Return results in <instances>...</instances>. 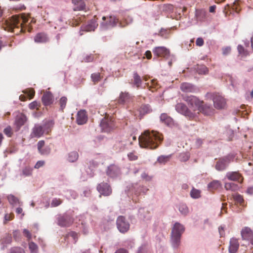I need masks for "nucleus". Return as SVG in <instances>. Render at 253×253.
Returning <instances> with one entry per match:
<instances>
[{
	"label": "nucleus",
	"instance_id": "f03ea898",
	"mask_svg": "<svg viewBox=\"0 0 253 253\" xmlns=\"http://www.w3.org/2000/svg\"><path fill=\"white\" fill-rule=\"evenodd\" d=\"M138 140L141 147L154 150L161 143L163 136L157 131L145 130L139 137Z\"/></svg>",
	"mask_w": 253,
	"mask_h": 253
},
{
	"label": "nucleus",
	"instance_id": "473e14b6",
	"mask_svg": "<svg viewBox=\"0 0 253 253\" xmlns=\"http://www.w3.org/2000/svg\"><path fill=\"white\" fill-rule=\"evenodd\" d=\"M237 49L239 54L243 57H247L250 55V52L248 50L245 49L242 45H238Z\"/></svg>",
	"mask_w": 253,
	"mask_h": 253
},
{
	"label": "nucleus",
	"instance_id": "3c124183",
	"mask_svg": "<svg viewBox=\"0 0 253 253\" xmlns=\"http://www.w3.org/2000/svg\"><path fill=\"white\" fill-rule=\"evenodd\" d=\"M26 9V6L23 4H19L13 7V10L18 12Z\"/></svg>",
	"mask_w": 253,
	"mask_h": 253
},
{
	"label": "nucleus",
	"instance_id": "f8f14e48",
	"mask_svg": "<svg viewBox=\"0 0 253 253\" xmlns=\"http://www.w3.org/2000/svg\"><path fill=\"white\" fill-rule=\"evenodd\" d=\"M133 97L128 92H121L118 99V102L120 104H127L132 102Z\"/></svg>",
	"mask_w": 253,
	"mask_h": 253
},
{
	"label": "nucleus",
	"instance_id": "f704fd0d",
	"mask_svg": "<svg viewBox=\"0 0 253 253\" xmlns=\"http://www.w3.org/2000/svg\"><path fill=\"white\" fill-rule=\"evenodd\" d=\"M133 78L134 84H135L137 88H139L142 84V80L140 76L138 75L136 72H135L133 74Z\"/></svg>",
	"mask_w": 253,
	"mask_h": 253
},
{
	"label": "nucleus",
	"instance_id": "4468645a",
	"mask_svg": "<svg viewBox=\"0 0 253 253\" xmlns=\"http://www.w3.org/2000/svg\"><path fill=\"white\" fill-rule=\"evenodd\" d=\"M107 175L111 177H116L121 174L120 168L115 165L109 166L106 170Z\"/></svg>",
	"mask_w": 253,
	"mask_h": 253
},
{
	"label": "nucleus",
	"instance_id": "4be33fe9",
	"mask_svg": "<svg viewBox=\"0 0 253 253\" xmlns=\"http://www.w3.org/2000/svg\"><path fill=\"white\" fill-rule=\"evenodd\" d=\"M48 41L49 38L44 33H39L34 37V41L37 43H45Z\"/></svg>",
	"mask_w": 253,
	"mask_h": 253
},
{
	"label": "nucleus",
	"instance_id": "2f4dec72",
	"mask_svg": "<svg viewBox=\"0 0 253 253\" xmlns=\"http://www.w3.org/2000/svg\"><path fill=\"white\" fill-rule=\"evenodd\" d=\"M97 24L94 21H91L84 27H83V31L89 32L94 31L96 28Z\"/></svg>",
	"mask_w": 253,
	"mask_h": 253
},
{
	"label": "nucleus",
	"instance_id": "774afa93",
	"mask_svg": "<svg viewBox=\"0 0 253 253\" xmlns=\"http://www.w3.org/2000/svg\"><path fill=\"white\" fill-rule=\"evenodd\" d=\"M231 51V48L230 47H226L224 48H223L222 49V52L224 55H227Z\"/></svg>",
	"mask_w": 253,
	"mask_h": 253
},
{
	"label": "nucleus",
	"instance_id": "37998d69",
	"mask_svg": "<svg viewBox=\"0 0 253 253\" xmlns=\"http://www.w3.org/2000/svg\"><path fill=\"white\" fill-rule=\"evenodd\" d=\"M233 198L236 203L243 206L244 204V199L243 197L239 194L234 195Z\"/></svg>",
	"mask_w": 253,
	"mask_h": 253
},
{
	"label": "nucleus",
	"instance_id": "0eeeda50",
	"mask_svg": "<svg viewBox=\"0 0 253 253\" xmlns=\"http://www.w3.org/2000/svg\"><path fill=\"white\" fill-rule=\"evenodd\" d=\"M234 156L233 155H228L227 156L221 158L218 160L215 165V169L217 170L221 171L225 169L228 164L233 160Z\"/></svg>",
	"mask_w": 253,
	"mask_h": 253
},
{
	"label": "nucleus",
	"instance_id": "338daca9",
	"mask_svg": "<svg viewBox=\"0 0 253 253\" xmlns=\"http://www.w3.org/2000/svg\"><path fill=\"white\" fill-rule=\"evenodd\" d=\"M44 144L45 143L43 140H41L38 142L37 146L39 152L44 147Z\"/></svg>",
	"mask_w": 253,
	"mask_h": 253
},
{
	"label": "nucleus",
	"instance_id": "20e7f679",
	"mask_svg": "<svg viewBox=\"0 0 253 253\" xmlns=\"http://www.w3.org/2000/svg\"><path fill=\"white\" fill-rule=\"evenodd\" d=\"M183 100L187 103L189 108L194 112H198L199 109L204 104L203 101L193 95L185 96L183 97Z\"/></svg>",
	"mask_w": 253,
	"mask_h": 253
},
{
	"label": "nucleus",
	"instance_id": "680f3d73",
	"mask_svg": "<svg viewBox=\"0 0 253 253\" xmlns=\"http://www.w3.org/2000/svg\"><path fill=\"white\" fill-rule=\"evenodd\" d=\"M97 57V56L96 54H91L86 57L85 61L86 62H92Z\"/></svg>",
	"mask_w": 253,
	"mask_h": 253
},
{
	"label": "nucleus",
	"instance_id": "72a5a7b5",
	"mask_svg": "<svg viewBox=\"0 0 253 253\" xmlns=\"http://www.w3.org/2000/svg\"><path fill=\"white\" fill-rule=\"evenodd\" d=\"M196 70L199 74L206 75L209 72L208 68L204 65H197L196 68Z\"/></svg>",
	"mask_w": 253,
	"mask_h": 253
},
{
	"label": "nucleus",
	"instance_id": "49530a36",
	"mask_svg": "<svg viewBox=\"0 0 253 253\" xmlns=\"http://www.w3.org/2000/svg\"><path fill=\"white\" fill-rule=\"evenodd\" d=\"M29 248L31 253H37L38 252V246L37 245L33 242H31L29 243Z\"/></svg>",
	"mask_w": 253,
	"mask_h": 253
},
{
	"label": "nucleus",
	"instance_id": "c85d7f7f",
	"mask_svg": "<svg viewBox=\"0 0 253 253\" xmlns=\"http://www.w3.org/2000/svg\"><path fill=\"white\" fill-rule=\"evenodd\" d=\"M161 10L166 12H172L174 10V6L170 3L161 4L159 5Z\"/></svg>",
	"mask_w": 253,
	"mask_h": 253
},
{
	"label": "nucleus",
	"instance_id": "f257e3e1",
	"mask_svg": "<svg viewBox=\"0 0 253 253\" xmlns=\"http://www.w3.org/2000/svg\"><path fill=\"white\" fill-rule=\"evenodd\" d=\"M35 22V20L30 19L27 15L23 13L21 15H14L9 19L2 21L1 28L5 31L13 32L17 29H19L20 32H25L26 30L30 32L32 29L30 24Z\"/></svg>",
	"mask_w": 253,
	"mask_h": 253
},
{
	"label": "nucleus",
	"instance_id": "39448f33",
	"mask_svg": "<svg viewBox=\"0 0 253 253\" xmlns=\"http://www.w3.org/2000/svg\"><path fill=\"white\" fill-rule=\"evenodd\" d=\"M176 110L190 120H193L197 117L196 112L192 111L183 103H177L175 106Z\"/></svg>",
	"mask_w": 253,
	"mask_h": 253
},
{
	"label": "nucleus",
	"instance_id": "603ef678",
	"mask_svg": "<svg viewBox=\"0 0 253 253\" xmlns=\"http://www.w3.org/2000/svg\"><path fill=\"white\" fill-rule=\"evenodd\" d=\"M23 92L25 94H27V95L30 97V99L32 98L34 96L35 93L34 89L32 88L28 89L23 91Z\"/></svg>",
	"mask_w": 253,
	"mask_h": 253
},
{
	"label": "nucleus",
	"instance_id": "a211bd4d",
	"mask_svg": "<svg viewBox=\"0 0 253 253\" xmlns=\"http://www.w3.org/2000/svg\"><path fill=\"white\" fill-rule=\"evenodd\" d=\"M87 120V117L86 112L84 110H80L77 114L76 122L78 125H83L85 124Z\"/></svg>",
	"mask_w": 253,
	"mask_h": 253
},
{
	"label": "nucleus",
	"instance_id": "a18cd8bd",
	"mask_svg": "<svg viewBox=\"0 0 253 253\" xmlns=\"http://www.w3.org/2000/svg\"><path fill=\"white\" fill-rule=\"evenodd\" d=\"M51 152V148L49 146L44 147L39 152L42 155H47Z\"/></svg>",
	"mask_w": 253,
	"mask_h": 253
},
{
	"label": "nucleus",
	"instance_id": "0e129e2a",
	"mask_svg": "<svg viewBox=\"0 0 253 253\" xmlns=\"http://www.w3.org/2000/svg\"><path fill=\"white\" fill-rule=\"evenodd\" d=\"M45 164L44 161H39L37 162L34 166L35 169H38L42 167Z\"/></svg>",
	"mask_w": 253,
	"mask_h": 253
},
{
	"label": "nucleus",
	"instance_id": "c9c22d12",
	"mask_svg": "<svg viewBox=\"0 0 253 253\" xmlns=\"http://www.w3.org/2000/svg\"><path fill=\"white\" fill-rule=\"evenodd\" d=\"M132 22V18L129 16H127L124 18V19L120 21L119 23L120 26L124 27Z\"/></svg>",
	"mask_w": 253,
	"mask_h": 253
},
{
	"label": "nucleus",
	"instance_id": "58836bf2",
	"mask_svg": "<svg viewBox=\"0 0 253 253\" xmlns=\"http://www.w3.org/2000/svg\"><path fill=\"white\" fill-rule=\"evenodd\" d=\"M91 78L94 84L98 83L102 78L99 73H93L91 75Z\"/></svg>",
	"mask_w": 253,
	"mask_h": 253
},
{
	"label": "nucleus",
	"instance_id": "bf43d9fd",
	"mask_svg": "<svg viewBox=\"0 0 253 253\" xmlns=\"http://www.w3.org/2000/svg\"><path fill=\"white\" fill-rule=\"evenodd\" d=\"M23 233L24 235L27 238L28 240H30L32 238V234L28 230L24 229Z\"/></svg>",
	"mask_w": 253,
	"mask_h": 253
},
{
	"label": "nucleus",
	"instance_id": "de8ad7c7",
	"mask_svg": "<svg viewBox=\"0 0 253 253\" xmlns=\"http://www.w3.org/2000/svg\"><path fill=\"white\" fill-rule=\"evenodd\" d=\"M169 156H161L158 158L157 161L161 164H165L169 161Z\"/></svg>",
	"mask_w": 253,
	"mask_h": 253
},
{
	"label": "nucleus",
	"instance_id": "9b49d317",
	"mask_svg": "<svg viewBox=\"0 0 253 253\" xmlns=\"http://www.w3.org/2000/svg\"><path fill=\"white\" fill-rule=\"evenodd\" d=\"M152 109L149 104H142L138 110L134 112V116L141 119L146 114L151 113Z\"/></svg>",
	"mask_w": 253,
	"mask_h": 253
},
{
	"label": "nucleus",
	"instance_id": "aec40b11",
	"mask_svg": "<svg viewBox=\"0 0 253 253\" xmlns=\"http://www.w3.org/2000/svg\"><path fill=\"white\" fill-rule=\"evenodd\" d=\"M226 177L230 180L236 181L240 183L243 181L242 175L238 172H229L227 173Z\"/></svg>",
	"mask_w": 253,
	"mask_h": 253
},
{
	"label": "nucleus",
	"instance_id": "6ab92c4d",
	"mask_svg": "<svg viewBox=\"0 0 253 253\" xmlns=\"http://www.w3.org/2000/svg\"><path fill=\"white\" fill-rule=\"evenodd\" d=\"M181 90L185 92H196L198 91V89L192 84L187 83H183L181 84L180 85Z\"/></svg>",
	"mask_w": 253,
	"mask_h": 253
},
{
	"label": "nucleus",
	"instance_id": "5701e85b",
	"mask_svg": "<svg viewBox=\"0 0 253 253\" xmlns=\"http://www.w3.org/2000/svg\"><path fill=\"white\" fill-rule=\"evenodd\" d=\"M239 247L238 241L235 238H232L230 241L229 252L230 253H236Z\"/></svg>",
	"mask_w": 253,
	"mask_h": 253
},
{
	"label": "nucleus",
	"instance_id": "13d9d810",
	"mask_svg": "<svg viewBox=\"0 0 253 253\" xmlns=\"http://www.w3.org/2000/svg\"><path fill=\"white\" fill-rule=\"evenodd\" d=\"M10 253H24V251L20 248L14 247L11 249Z\"/></svg>",
	"mask_w": 253,
	"mask_h": 253
},
{
	"label": "nucleus",
	"instance_id": "e2e57ef3",
	"mask_svg": "<svg viewBox=\"0 0 253 253\" xmlns=\"http://www.w3.org/2000/svg\"><path fill=\"white\" fill-rule=\"evenodd\" d=\"M204 43V41L203 38H198L197 39L196 41V44L197 46H202L203 45Z\"/></svg>",
	"mask_w": 253,
	"mask_h": 253
},
{
	"label": "nucleus",
	"instance_id": "e433bc0d",
	"mask_svg": "<svg viewBox=\"0 0 253 253\" xmlns=\"http://www.w3.org/2000/svg\"><path fill=\"white\" fill-rule=\"evenodd\" d=\"M78 158V153L76 151L71 152L69 154L68 160L70 162H74L76 161Z\"/></svg>",
	"mask_w": 253,
	"mask_h": 253
},
{
	"label": "nucleus",
	"instance_id": "423d86ee",
	"mask_svg": "<svg viewBox=\"0 0 253 253\" xmlns=\"http://www.w3.org/2000/svg\"><path fill=\"white\" fill-rule=\"evenodd\" d=\"M118 22V19L114 16H103L101 26L104 29L112 28L116 26Z\"/></svg>",
	"mask_w": 253,
	"mask_h": 253
},
{
	"label": "nucleus",
	"instance_id": "4d7b16f0",
	"mask_svg": "<svg viewBox=\"0 0 253 253\" xmlns=\"http://www.w3.org/2000/svg\"><path fill=\"white\" fill-rule=\"evenodd\" d=\"M3 132L5 135L8 137H11L13 134L12 128L10 126H8L6 127L3 130Z\"/></svg>",
	"mask_w": 253,
	"mask_h": 253
},
{
	"label": "nucleus",
	"instance_id": "a878e982",
	"mask_svg": "<svg viewBox=\"0 0 253 253\" xmlns=\"http://www.w3.org/2000/svg\"><path fill=\"white\" fill-rule=\"evenodd\" d=\"M72 3L75 5V11L83 10L85 8V4L83 0H72Z\"/></svg>",
	"mask_w": 253,
	"mask_h": 253
},
{
	"label": "nucleus",
	"instance_id": "c756f323",
	"mask_svg": "<svg viewBox=\"0 0 253 253\" xmlns=\"http://www.w3.org/2000/svg\"><path fill=\"white\" fill-rule=\"evenodd\" d=\"M221 186V183L218 180H213L208 184V188L210 191L217 189Z\"/></svg>",
	"mask_w": 253,
	"mask_h": 253
},
{
	"label": "nucleus",
	"instance_id": "6e6d98bb",
	"mask_svg": "<svg viewBox=\"0 0 253 253\" xmlns=\"http://www.w3.org/2000/svg\"><path fill=\"white\" fill-rule=\"evenodd\" d=\"M22 172L25 176H29L32 174V169L30 167H26L23 169Z\"/></svg>",
	"mask_w": 253,
	"mask_h": 253
},
{
	"label": "nucleus",
	"instance_id": "79ce46f5",
	"mask_svg": "<svg viewBox=\"0 0 253 253\" xmlns=\"http://www.w3.org/2000/svg\"><path fill=\"white\" fill-rule=\"evenodd\" d=\"M14 217V215L13 213H6L5 214L3 223L6 224L9 221L12 220Z\"/></svg>",
	"mask_w": 253,
	"mask_h": 253
},
{
	"label": "nucleus",
	"instance_id": "052dcab7",
	"mask_svg": "<svg viewBox=\"0 0 253 253\" xmlns=\"http://www.w3.org/2000/svg\"><path fill=\"white\" fill-rule=\"evenodd\" d=\"M128 158L130 161H135L137 159L138 157L133 152L130 153L127 155Z\"/></svg>",
	"mask_w": 253,
	"mask_h": 253
},
{
	"label": "nucleus",
	"instance_id": "dca6fc26",
	"mask_svg": "<svg viewBox=\"0 0 253 253\" xmlns=\"http://www.w3.org/2000/svg\"><path fill=\"white\" fill-rule=\"evenodd\" d=\"M214 109L207 104H202L201 107L199 109L198 112H196L197 115L200 113H202L205 115L210 116L213 114Z\"/></svg>",
	"mask_w": 253,
	"mask_h": 253
},
{
	"label": "nucleus",
	"instance_id": "ddd939ff",
	"mask_svg": "<svg viewBox=\"0 0 253 253\" xmlns=\"http://www.w3.org/2000/svg\"><path fill=\"white\" fill-rule=\"evenodd\" d=\"M214 106L218 109L224 108L226 104L225 99L221 96L216 94L213 98Z\"/></svg>",
	"mask_w": 253,
	"mask_h": 253
},
{
	"label": "nucleus",
	"instance_id": "09e8293b",
	"mask_svg": "<svg viewBox=\"0 0 253 253\" xmlns=\"http://www.w3.org/2000/svg\"><path fill=\"white\" fill-rule=\"evenodd\" d=\"M41 104L40 102L35 101L29 104V107L31 110H34L35 109L38 110Z\"/></svg>",
	"mask_w": 253,
	"mask_h": 253
},
{
	"label": "nucleus",
	"instance_id": "b1692460",
	"mask_svg": "<svg viewBox=\"0 0 253 253\" xmlns=\"http://www.w3.org/2000/svg\"><path fill=\"white\" fill-rule=\"evenodd\" d=\"M241 235L243 240L249 241L253 235L252 230L249 227H244L241 231Z\"/></svg>",
	"mask_w": 253,
	"mask_h": 253
},
{
	"label": "nucleus",
	"instance_id": "2eb2a0df",
	"mask_svg": "<svg viewBox=\"0 0 253 253\" xmlns=\"http://www.w3.org/2000/svg\"><path fill=\"white\" fill-rule=\"evenodd\" d=\"M154 54L159 57H166L169 55V51L164 46H158L153 50Z\"/></svg>",
	"mask_w": 253,
	"mask_h": 253
},
{
	"label": "nucleus",
	"instance_id": "a19ab883",
	"mask_svg": "<svg viewBox=\"0 0 253 253\" xmlns=\"http://www.w3.org/2000/svg\"><path fill=\"white\" fill-rule=\"evenodd\" d=\"M67 102V98L65 96H63L60 99L59 104L60 105V109L62 111H63L64 109L65 108Z\"/></svg>",
	"mask_w": 253,
	"mask_h": 253
},
{
	"label": "nucleus",
	"instance_id": "bb28decb",
	"mask_svg": "<svg viewBox=\"0 0 253 253\" xmlns=\"http://www.w3.org/2000/svg\"><path fill=\"white\" fill-rule=\"evenodd\" d=\"M58 224L61 226H68L70 225L72 221L67 216H62L58 218Z\"/></svg>",
	"mask_w": 253,
	"mask_h": 253
},
{
	"label": "nucleus",
	"instance_id": "cd10ccee",
	"mask_svg": "<svg viewBox=\"0 0 253 253\" xmlns=\"http://www.w3.org/2000/svg\"><path fill=\"white\" fill-rule=\"evenodd\" d=\"M161 121L168 126H171L173 124V120L171 117L166 113H163L160 116Z\"/></svg>",
	"mask_w": 253,
	"mask_h": 253
},
{
	"label": "nucleus",
	"instance_id": "f3484780",
	"mask_svg": "<svg viewBox=\"0 0 253 253\" xmlns=\"http://www.w3.org/2000/svg\"><path fill=\"white\" fill-rule=\"evenodd\" d=\"M44 133V130L43 127L39 125H36L32 129V131L31 134V136L32 137H40L42 136Z\"/></svg>",
	"mask_w": 253,
	"mask_h": 253
},
{
	"label": "nucleus",
	"instance_id": "7c9ffc66",
	"mask_svg": "<svg viewBox=\"0 0 253 253\" xmlns=\"http://www.w3.org/2000/svg\"><path fill=\"white\" fill-rule=\"evenodd\" d=\"M207 16L206 12L203 10H197L196 11V17L198 21H204Z\"/></svg>",
	"mask_w": 253,
	"mask_h": 253
},
{
	"label": "nucleus",
	"instance_id": "412c9836",
	"mask_svg": "<svg viewBox=\"0 0 253 253\" xmlns=\"http://www.w3.org/2000/svg\"><path fill=\"white\" fill-rule=\"evenodd\" d=\"M42 99L43 104L45 106H47L53 103V97L51 92L46 91L43 94Z\"/></svg>",
	"mask_w": 253,
	"mask_h": 253
},
{
	"label": "nucleus",
	"instance_id": "4c0bfd02",
	"mask_svg": "<svg viewBox=\"0 0 253 253\" xmlns=\"http://www.w3.org/2000/svg\"><path fill=\"white\" fill-rule=\"evenodd\" d=\"M225 188L227 190L235 191L238 189L237 185L233 182H227L224 185Z\"/></svg>",
	"mask_w": 253,
	"mask_h": 253
},
{
	"label": "nucleus",
	"instance_id": "8fccbe9b",
	"mask_svg": "<svg viewBox=\"0 0 253 253\" xmlns=\"http://www.w3.org/2000/svg\"><path fill=\"white\" fill-rule=\"evenodd\" d=\"M179 210L180 212L184 215H186L188 212V209L185 205H181L179 206Z\"/></svg>",
	"mask_w": 253,
	"mask_h": 253
},
{
	"label": "nucleus",
	"instance_id": "ea45409f",
	"mask_svg": "<svg viewBox=\"0 0 253 253\" xmlns=\"http://www.w3.org/2000/svg\"><path fill=\"white\" fill-rule=\"evenodd\" d=\"M190 196L192 198L197 199L201 197V191L193 188L190 192Z\"/></svg>",
	"mask_w": 253,
	"mask_h": 253
},
{
	"label": "nucleus",
	"instance_id": "9d476101",
	"mask_svg": "<svg viewBox=\"0 0 253 253\" xmlns=\"http://www.w3.org/2000/svg\"><path fill=\"white\" fill-rule=\"evenodd\" d=\"M97 189L100 193V197L101 195L108 196L112 194V191L111 186L105 182H102L99 184L97 186Z\"/></svg>",
	"mask_w": 253,
	"mask_h": 253
},
{
	"label": "nucleus",
	"instance_id": "5fc2aeb1",
	"mask_svg": "<svg viewBox=\"0 0 253 253\" xmlns=\"http://www.w3.org/2000/svg\"><path fill=\"white\" fill-rule=\"evenodd\" d=\"M62 203V201L60 199L54 198L52 200L51 206L52 207H55L60 205Z\"/></svg>",
	"mask_w": 253,
	"mask_h": 253
},
{
	"label": "nucleus",
	"instance_id": "864d4df0",
	"mask_svg": "<svg viewBox=\"0 0 253 253\" xmlns=\"http://www.w3.org/2000/svg\"><path fill=\"white\" fill-rule=\"evenodd\" d=\"M8 200L9 202L12 204L14 205L16 204L17 202H18V200L17 198L12 195H10L7 197Z\"/></svg>",
	"mask_w": 253,
	"mask_h": 253
},
{
	"label": "nucleus",
	"instance_id": "c03bdc74",
	"mask_svg": "<svg viewBox=\"0 0 253 253\" xmlns=\"http://www.w3.org/2000/svg\"><path fill=\"white\" fill-rule=\"evenodd\" d=\"M190 155L188 153H181L179 156V159L181 162H186L189 159Z\"/></svg>",
	"mask_w": 253,
	"mask_h": 253
},
{
	"label": "nucleus",
	"instance_id": "69168bd1",
	"mask_svg": "<svg viewBox=\"0 0 253 253\" xmlns=\"http://www.w3.org/2000/svg\"><path fill=\"white\" fill-rule=\"evenodd\" d=\"M148 85V87L149 88V89L151 90L152 87H155L157 84V81L155 80H152L151 81V84H149V83H146Z\"/></svg>",
	"mask_w": 253,
	"mask_h": 253
},
{
	"label": "nucleus",
	"instance_id": "393cba45",
	"mask_svg": "<svg viewBox=\"0 0 253 253\" xmlns=\"http://www.w3.org/2000/svg\"><path fill=\"white\" fill-rule=\"evenodd\" d=\"M26 121L27 118L26 116L23 114L21 113L17 115L15 120V124L17 126L20 127L24 125Z\"/></svg>",
	"mask_w": 253,
	"mask_h": 253
},
{
	"label": "nucleus",
	"instance_id": "1a4fd4ad",
	"mask_svg": "<svg viewBox=\"0 0 253 253\" xmlns=\"http://www.w3.org/2000/svg\"><path fill=\"white\" fill-rule=\"evenodd\" d=\"M117 226L122 233L126 232L129 228V224L123 216H119L117 219Z\"/></svg>",
	"mask_w": 253,
	"mask_h": 253
},
{
	"label": "nucleus",
	"instance_id": "7ed1b4c3",
	"mask_svg": "<svg viewBox=\"0 0 253 253\" xmlns=\"http://www.w3.org/2000/svg\"><path fill=\"white\" fill-rule=\"evenodd\" d=\"M183 226L176 222L172 229L171 233V243L174 248H177L180 245L181 236L184 231Z\"/></svg>",
	"mask_w": 253,
	"mask_h": 253
},
{
	"label": "nucleus",
	"instance_id": "6e6552de",
	"mask_svg": "<svg viewBox=\"0 0 253 253\" xmlns=\"http://www.w3.org/2000/svg\"><path fill=\"white\" fill-rule=\"evenodd\" d=\"M100 126L103 131L109 132L115 128V125L113 119L110 117H107L102 120Z\"/></svg>",
	"mask_w": 253,
	"mask_h": 253
}]
</instances>
